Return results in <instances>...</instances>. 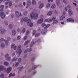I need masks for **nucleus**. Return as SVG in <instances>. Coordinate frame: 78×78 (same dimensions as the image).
<instances>
[{
	"label": "nucleus",
	"mask_w": 78,
	"mask_h": 78,
	"mask_svg": "<svg viewBox=\"0 0 78 78\" xmlns=\"http://www.w3.org/2000/svg\"><path fill=\"white\" fill-rule=\"evenodd\" d=\"M31 20H28V18L26 17L21 19V22H27V25H29L30 27H32L33 26V23H31Z\"/></svg>",
	"instance_id": "nucleus-1"
},
{
	"label": "nucleus",
	"mask_w": 78,
	"mask_h": 78,
	"mask_svg": "<svg viewBox=\"0 0 78 78\" xmlns=\"http://www.w3.org/2000/svg\"><path fill=\"white\" fill-rule=\"evenodd\" d=\"M38 16L39 15L37 13H36L34 14V13L32 12L31 13L30 17L31 19L34 18V19L36 20V19H37L38 18Z\"/></svg>",
	"instance_id": "nucleus-2"
},
{
	"label": "nucleus",
	"mask_w": 78,
	"mask_h": 78,
	"mask_svg": "<svg viewBox=\"0 0 78 78\" xmlns=\"http://www.w3.org/2000/svg\"><path fill=\"white\" fill-rule=\"evenodd\" d=\"M16 17L18 18L20 16H22V13L21 12H20V14L19 12L16 11Z\"/></svg>",
	"instance_id": "nucleus-3"
},
{
	"label": "nucleus",
	"mask_w": 78,
	"mask_h": 78,
	"mask_svg": "<svg viewBox=\"0 0 78 78\" xmlns=\"http://www.w3.org/2000/svg\"><path fill=\"white\" fill-rule=\"evenodd\" d=\"M0 16L1 17L2 19H5L6 17V15H5V14L4 12H2L1 13Z\"/></svg>",
	"instance_id": "nucleus-4"
},
{
	"label": "nucleus",
	"mask_w": 78,
	"mask_h": 78,
	"mask_svg": "<svg viewBox=\"0 0 78 78\" xmlns=\"http://www.w3.org/2000/svg\"><path fill=\"white\" fill-rule=\"evenodd\" d=\"M22 52V50H20V49H17L16 51V52L18 54H19V55H20L21 54V53Z\"/></svg>",
	"instance_id": "nucleus-5"
},
{
	"label": "nucleus",
	"mask_w": 78,
	"mask_h": 78,
	"mask_svg": "<svg viewBox=\"0 0 78 78\" xmlns=\"http://www.w3.org/2000/svg\"><path fill=\"white\" fill-rule=\"evenodd\" d=\"M67 21L68 22H74V20L72 19V18H69L67 20Z\"/></svg>",
	"instance_id": "nucleus-6"
},
{
	"label": "nucleus",
	"mask_w": 78,
	"mask_h": 78,
	"mask_svg": "<svg viewBox=\"0 0 78 78\" xmlns=\"http://www.w3.org/2000/svg\"><path fill=\"white\" fill-rule=\"evenodd\" d=\"M11 48H13L14 50H16L17 46H15V44H12L11 45Z\"/></svg>",
	"instance_id": "nucleus-7"
},
{
	"label": "nucleus",
	"mask_w": 78,
	"mask_h": 78,
	"mask_svg": "<svg viewBox=\"0 0 78 78\" xmlns=\"http://www.w3.org/2000/svg\"><path fill=\"white\" fill-rule=\"evenodd\" d=\"M5 69H6L5 68L4 66H0V70L1 71H3Z\"/></svg>",
	"instance_id": "nucleus-8"
},
{
	"label": "nucleus",
	"mask_w": 78,
	"mask_h": 78,
	"mask_svg": "<svg viewBox=\"0 0 78 78\" xmlns=\"http://www.w3.org/2000/svg\"><path fill=\"white\" fill-rule=\"evenodd\" d=\"M44 20L43 18H41L39 19L37 21V23H41L42 22H43Z\"/></svg>",
	"instance_id": "nucleus-9"
},
{
	"label": "nucleus",
	"mask_w": 78,
	"mask_h": 78,
	"mask_svg": "<svg viewBox=\"0 0 78 78\" xmlns=\"http://www.w3.org/2000/svg\"><path fill=\"white\" fill-rule=\"evenodd\" d=\"M11 70H12V68L11 67H9L8 68L7 70V73H9L11 71Z\"/></svg>",
	"instance_id": "nucleus-10"
},
{
	"label": "nucleus",
	"mask_w": 78,
	"mask_h": 78,
	"mask_svg": "<svg viewBox=\"0 0 78 78\" xmlns=\"http://www.w3.org/2000/svg\"><path fill=\"white\" fill-rule=\"evenodd\" d=\"M47 32V29L44 30L41 32V34H45Z\"/></svg>",
	"instance_id": "nucleus-11"
},
{
	"label": "nucleus",
	"mask_w": 78,
	"mask_h": 78,
	"mask_svg": "<svg viewBox=\"0 0 78 78\" xmlns=\"http://www.w3.org/2000/svg\"><path fill=\"white\" fill-rule=\"evenodd\" d=\"M35 41V40L34 39L33 40V41H32L31 43V44L30 46V47H31L33 46V44H36V42H34V41Z\"/></svg>",
	"instance_id": "nucleus-12"
},
{
	"label": "nucleus",
	"mask_w": 78,
	"mask_h": 78,
	"mask_svg": "<svg viewBox=\"0 0 78 78\" xmlns=\"http://www.w3.org/2000/svg\"><path fill=\"white\" fill-rule=\"evenodd\" d=\"M68 12L69 13V14L70 16H72V14H73V12H72V11L70 9L69 10Z\"/></svg>",
	"instance_id": "nucleus-13"
},
{
	"label": "nucleus",
	"mask_w": 78,
	"mask_h": 78,
	"mask_svg": "<svg viewBox=\"0 0 78 78\" xmlns=\"http://www.w3.org/2000/svg\"><path fill=\"white\" fill-rule=\"evenodd\" d=\"M60 2H61V0H57L56 4L57 6H59L60 5Z\"/></svg>",
	"instance_id": "nucleus-14"
},
{
	"label": "nucleus",
	"mask_w": 78,
	"mask_h": 78,
	"mask_svg": "<svg viewBox=\"0 0 78 78\" xmlns=\"http://www.w3.org/2000/svg\"><path fill=\"white\" fill-rule=\"evenodd\" d=\"M51 5V3L50 2H49L47 4L46 8H49V7Z\"/></svg>",
	"instance_id": "nucleus-15"
},
{
	"label": "nucleus",
	"mask_w": 78,
	"mask_h": 78,
	"mask_svg": "<svg viewBox=\"0 0 78 78\" xmlns=\"http://www.w3.org/2000/svg\"><path fill=\"white\" fill-rule=\"evenodd\" d=\"M12 34L13 36H14V35L16 34V30H13L12 31Z\"/></svg>",
	"instance_id": "nucleus-16"
},
{
	"label": "nucleus",
	"mask_w": 78,
	"mask_h": 78,
	"mask_svg": "<svg viewBox=\"0 0 78 78\" xmlns=\"http://www.w3.org/2000/svg\"><path fill=\"white\" fill-rule=\"evenodd\" d=\"M5 29H1V31H0L1 32V34H4V33H5Z\"/></svg>",
	"instance_id": "nucleus-17"
},
{
	"label": "nucleus",
	"mask_w": 78,
	"mask_h": 78,
	"mask_svg": "<svg viewBox=\"0 0 78 78\" xmlns=\"http://www.w3.org/2000/svg\"><path fill=\"white\" fill-rule=\"evenodd\" d=\"M64 18H65V16L64 15L60 17V20H62Z\"/></svg>",
	"instance_id": "nucleus-18"
},
{
	"label": "nucleus",
	"mask_w": 78,
	"mask_h": 78,
	"mask_svg": "<svg viewBox=\"0 0 78 78\" xmlns=\"http://www.w3.org/2000/svg\"><path fill=\"white\" fill-rule=\"evenodd\" d=\"M12 27H13L12 26V24H9V29H10V30L12 29Z\"/></svg>",
	"instance_id": "nucleus-19"
},
{
	"label": "nucleus",
	"mask_w": 78,
	"mask_h": 78,
	"mask_svg": "<svg viewBox=\"0 0 78 78\" xmlns=\"http://www.w3.org/2000/svg\"><path fill=\"white\" fill-rule=\"evenodd\" d=\"M32 3L34 5H35L36 4V1L35 0H33L32 1Z\"/></svg>",
	"instance_id": "nucleus-20"
},
{
	"label": "nucleus",
	"mask_w": 78,
	"mask_h": 78,
	"mask_svg": "<svg viewBox=\"0 0 78 78\" xmlns=\"http://www.w3.org/2000/svg\"><path fill=\"white\" fill-rule=\"evenodd\" d=\"M44 6V4L42 3L39 6V8L40 9H41V8H43V7Z\"/></svg>",
	"instance_id": "nucleus-21"
},
{
	"label": "nucleus",
	"mask_w": 78,
	"mask_h": 78,
	"mask_svg": "<svg viewBox=\"0 0 78 78\" xmlns=\"http://www.w3.org/2000/svg\"><path fill=\"white\" fill-rule=\"evenodd\" d=\"M53 12H52V11H50L47 14L48 16H51L52 14V13Z\"/></svg>",
	"instance_id": "nucleus-22"
},
{
	"label": "nucleus",
	"mask_w": 78,
	"mask_h": 78,
	"mask_svg": "<svg viewBox=\"0 0 78 78\" xmlns=\"http://www.w3.org/2000/svg\"><path fill=\"white\" fill-rule=\"evenodd\" d=\"M17 60V58H16L15 57H14L12 59V62H13V61H16Z\"/></svg>",
	"instance_id": "nucleus-23"
},
{
	"label": "nucleus",
	"mask_w": 78,
	"mask_h": 78,
	"mask_svg": "<svg viewBox=\"0 0 78 78\" xmlns=\"http://www.w3.org/2000/svg\"><path fill=\"white\" fill-rule=\"evenodd\" d=\"M29 42H30V41H26L24 43L25 45H27V44H29Z\"/></svg>",
	"instance_id": "nucleus-24"
},
{
	"label": "nucleus",
	"mask_w": 78,
	"mask_h": 78,
	"mask_svg": "<svg viewBox=\"0 0 78 78\" xmlns=\"http://www.w3.org/2000/svg\"><path fill=\"white\" fill-rule=\"evenodd\" d=\"M58 22V21L57 20H55L54 21V22L53 23V25H55V24H56V23H57Z\"/></svg>",
	"instance_id": "nucleus-25"
},
{
	"label": "nucleus",
	"mask_w": 78,
	"mask_h": 78,
	"mask_svg": "<svg viewBox=\"0 0 78 78\" xmlns=\"http://www.w3.org/2000/svg\"><path fill=\"white\" fill-rule=\"evenodd\" d=\"M50 24H48L46 26L44 27V29H47V28H48L49 27V26H50Z\"/></svg>",
	"instance_id": "nucleus-26"
},
{
	"label": "nucleus",
	"mask_w": 78,
	"mask_h": 78,
	"mask_svg": "<svg viewBox=\"0 0 78 78\" xmlns=\"http://www.w3.org/2000/svg\"><path fill=\"white\" fill-rule=\"evenodd\" d=\"M1 46L2 48H4L5 47V45L3 43H2L1 45Z\"/></svg>",
	"instance_id": "nucleus-27"
},
{
	"label": "nucleus",
	"mask_w": 78,
	"mask_h": 78,
	"mask_svg": "<svg viewBox=\"0 0 78 78\" xmlns=\"http://www.w3.org/2000/svg\"><path fill=\"white\" fill-rule=\"evenodd\" d=\"M55 8H56V5L55 4H53L51 7V8L52 9H54Z\"/></svg>",
	"instance_id": "nucleus-28"
},
{
	"label": "nucleus",
	"mask_w": 78,
	"mask_h": 78,
	"mask_svg": "<svg viewBox=\"0 0 78 78\" xmlns=\"http://www.w3.org/2000/svg\"><path fill=\"white\" fill-rule=\"evenodd\" d=\"M4 64L5 66H8L9 65V63L7 62H4Z\"/></svg>",
	"instance_id": "nucleus-29"
},
{
	"label": "nucleus",
	"mask_w": 78,
	"mask_h": 78,
	"mask_svg": "<svg viewBox=\"0 0 78 78\" xmlns=\"http://www.w3.org/2000/svg\"><path fill=\"white\" fill-rule=\"evenodd\" d=\"M15 76V74H12L10 73L9 75V77H11V76Z\"/></svg>",
	"instance_id": "nucleus-30"
},
{
	"label": "nucleus",
	"mask_w": 78,
	"mask_h": 78,
	"mask_svg": "<svg viewBox=\"0 0 78 78\" xmlns=\"http://www.w3.org/2000/svg\"><path fill=\"white\" fill-rule=\"evenodd\" d=\"M4 23L6 26H7L8 25V22L6 21H4Z\"/></svg>",
	"instance_id": "nucleus-31"
},
{
	"label": "nucleus",
	"mask_w": 78,
	"mask_h": 78,
	"mask_svg": "<svg viewBox=\"0 0 78 78\" xmlns=\"http://www.w3.org/2000/svg\"><path fill=\"white\" fill-rule=\"evenodd\" d=\"M3 41H5V40L3 38H1L0 39V42H1V43H2V42H3Z\"/></svg>",
	"instance_id": "nucleus-32"
},
{
	"label": "nucleus",
	"mask_w": 78,
	"mask_h": 78,
	"mask_svg": "<svg viewBox=\"0 0 78 78\" xmlns=\"http://www.w3.org/2000/svg\"><path fill=\"white\" fill-rule=\"evenodd\" d=\"M21 45L19 46L18 47L17 50H22L21 49Z\"/></svg>",
	"instance_id": "nucleus-33"
},
{
	"label": "nucleus",
	"mask_w": 78,
	"mask_h": 78,
	"mask_svg": "<svg viewBox=\"0 0 78 78\" xmlns=\"http://www.w3.org/2000/svg\"><path fill=\"white\" fill-rule=\"evenodd\" d=\"M36 30H34L32 33V34L33 35H35V34H36Z\"/></svg>",
	"instance_id": "nucleus-34"
},
{
	"label": "nucleus",
	"mask_w": 78,
	"mask_h": 78,
	"mask_svg": "<svg viewBox=\"0 0 78 78\" xmlns=\"http://www.w3.org/2000/svg\"><path fill=\"white\" fill-rule=\"evenodd\" d=\"M63 2L65 4H66V5H67V1L66 0H63Z\"/></svg>",
	"instance_id": "nucleus-35"
},
{
	"label": "nucleus",
	"mask_w": 78,
	"mask_h": 78,
	"mask_svg": "<svg viewBox=\"0 0 78 78\" xmlns=\"http://www.w3.org/2000/svg\"><path fill=\"white\" fill-rule=\"evenodd\" d=\"M9 6H12V2H10L9 3Z\"/></svg>",
	"instance_id": "nucleus-36"
},
{
	"label": "nucleus",
	"mask_w": 78,
	"mask_h": 78,
	"mask_svg": "<svg viewBox=\"0 0 78 78\" xmlns=\"http://www.w3.org/2000/svg\"><path fill=\"white\" fill-rule=\"evenodd\" d=\"M25 28H24L22 30V32L23 34L25 33Z\"/></svg>",
	"instance_id": "nucleus-37"
},
{
	"label": "nucleus",
	"mask_w": 78,
	"mask_h": 78,
	"mask_svg": "<svg viewBox=\"0 0 78 78\" xmlns=\"http://www.w3.org/2000/svg\"><path fill=\"white\" fill-rule=\"evenodd\" d=\"M39 35H40V33H37V34H36L35 36H36V37H37L39 36Z\"/></svg>",
	"instance_id": "nucleus-38"
},
{
	"label": "nucleus",
	"mask_w": 78,
	"mask_h": 78,
	"mask_svg": "<svg viewBox=\"0 0 78 78\" xmlns=\"http://www.w3.org/2000/svg\"><path fill=\"white\" fill-rule=\"evenodd\" d=\"M11 59V58L10 57H8L6 58V60L7 61H10Z\"/></svg>",
	"instance_id": "nucleus-39"
},
{
	"label": "nucleus",
	"mask_w": 78,
	"mask_h": 78,
	"mask_svg": "<svg viewBox=\"0 0 78 78\" xmlns=\"http://www.w3.org/2000/svg\"><path fill=\"white\" fill-rule=\"evenodd\" d=\"M42 27H45V26H46V24L44 23H43L41 25Z\"/></svg>",
	"instance_id": "nucleus-40"
},
{
	"label": "nucleus",
	"mask_w": 78,
	"mask_h": 78,
	"mask_svg": "<svg viewBox=\"0 0 78 78\" xmlns=\"http://www.w3.org/2000/svg\"><path fill=\"white\" fill-rule=\"evenodd\" d=\"M8 56H9V54H7L5 55V58H8Z\"/></svg>",
	"instance_id": "nucleus-41"
},
{
	"label": "nucleus",
	"mask_w": 78,
	"mask_h": 78,
	"mask_svg": "<svg viewBox=\"0 0 78 78\" xmlns=\"http://www.w3.org/2000/svg\"><path fill=\"white\" fill-rule=\"evenodd\" d=\"M1 10H3V8H4V5H1Z\"/></svg>",
	"instance_id": "nucleus-42"
},
{
	"label": "nucleus",
	"mask_w": 78,
	"mask_h": 78,
	"mask_svg": "<svg viewBox=\"0 0 78 78\" xmlns=\"http://www.w3.org/2000/svg\"><path fill=\"white\" fill-rule=\"evenodd\" d=\"M28 5H31V2L28 1L27 3Z\"/></svg>",
	"instance_id": "nucleus-43"
},
{
	"label": "nucleus",
	"mask_w": 78,
	"mask_h": 78,
	"mask_svg": "<svg viewBox=\"0 0 78 78\" xmlns=\"http://www.w3.org/2000/svg\"><path fill=\"white\" fill-rule=\"evenodd\" d=\"M32 69H33V70H34V69H35L36 68V66H33L32 67Z\"/></svg>",
	"instance_id": "nucleus-44"
},
{
	"label": "nucleus",
	"mask_w": 78,
	"mask_h": 78,
	"mask_svg": "<svg viewBox=\"0 0 78 78\" xmlns=\"http://www.w3.org/2000/svg\"><path fill=\"white\" fill-rule=\"evenodd\" d=\"M10 40H11V38H10V37H8L7 38V41H10Z\"/></svg>",
	"instance_id": "nucleus-45"
},
{
	"label": "nucleus",
	"mask_w": 78,
	"mask_h": 78,
	"mask_svg": "<svg viewBox=\"0 0 78 78\" xmlns=\"http://www.w3.org/2000/svg\"><path fill=\"white\" fill-rule=\"evenodd\" d=\"M29 33H30V32L28 30H27L26 33V34L27 35H28V34H29Z\"/></svg>",
	"instance_id": "nucleus-46"
},
{
	"label": "nucleus",
	"mask_w": 78,
	"mask_h": 78,
	"mask_svg": "<svg viewBox=\"0 0 78 78\" xmlns=\"http://www.w3.org/2000/svg\"><path fill=\"white\" fill-rule=\"evenodd\" d=\"M27 39V36H25L24 37V41H25V40H26V39Z\"/></svg>",
	"instance_id": "nucleus-47"
},
{
	"label": "nucleus",
	"mask_w": 78,
	"mask_h": 78,
	"mask_svg": "<svg viewBox=\"0 0 78 78\" xmlns=\"http://www.w3.org/2000/svg\"><path fill=\"white\" fill-rule=\"evenodd\" d=\"M28 49H26L25 51H24V53H27V52H28Z\"/></svg>",
	"instance_id": "nucleus-48"
},
{
	"label": "nucleus",
	"mask_w": 78,
	"mask_h": 78,
	"mask_svg": "<svg viewBox=\"0 0 78 78\" xmlns=\"http://www.w3.org/2000/svg\"><path fill=\"white\" fill-rule=\"evenodd\" d=\"M27 14V11H25L24 12V15H25V16H26Z\"/></svg>",
	"instance_id": "nucleus-49"
},
{
	"label": "nucleus",
	"mask_w": 78,
	"mask_h": 78,
	"mask_svg": "<svg viewBox=\"0 0 78 78\" xmlns=\"http://www.w3.org/2000/svg\"><path fill=\"white\" fill-rule=\"evenodd\" d=\"M19 6L20 8H22V7H23V6H22V5L21 4H20L19 5Z\"/></svg>",
	"instance_id": "nucleus-50"
},
{
	"label": "nucleus",
	"mask_w": 78,
	"mask_h": 78,
	"mask_svg": "<svg viewBox=\"0 0 78 78\" xmlns=\"http://www.w3.org/2000/svg\"><path fill=\"white\" fill-rule=\"evenodd\" d=\"M5 44L6 45H8V43L9 42L7 41H5Z\"/></svg>",
	"instance_id": "nucleus-51"
},
{
	"label": "nucleus",
	"mask_w": 78,
	"mask_h": 78,
	"mask_svg": "<svg viewBox=\"0 0 78 78\" xmlns=\"http://www.w3.org/2000/svg\"><path fill=\"white\" fill-rule=\"evenodd\" d=\"M40 17L41 19H43L44 18V15H40Z\"/></svg>",
	"instance_id": "nucleus-52"
},
{
	"label": "nucleus",
	"mask_w": 78,
	"mask_h": 78,
	"mask_svg": "<svg viewBox=\"0 0 78 78\" xmlns=\"http://www.w3.org/2000/svg\"><path fill=\"white\" fill-rule=\"evenodd\" d=\"M20 36H18L17 37V40H20Z\"/></svg>",
	"instance_id": "nucleus-53"
},
{
	"label": "nucleus",
	"mask_w": 78,
	"mask_h": 78,
	"mask_svg": "<svg viewBox=\"0 0 78 78\" xmlns=\"http://www.w3.org/2000/svg\"><path fill=\"white\" fill-rule=\"evenodd\" d=\"M52 22V20H51V19H50L48 20V22L49 23H50V22Z\"/></svg>",
	"instance_id": "nucleus-54"
},
{
	"label": "nucleus",
	"mask_w": 78,
	"mask_h": 78,
	"mask_svg": "<svg viewBox=\"0 0 78 78\" xmlns=\"http://www.w3.org/2000/svg\"><path fill=\"white\" fill-rule=\"evenodd\" d=\"M23 5L24 6H25V5H26V2H24L23 3Z\"/></svg>",
	"instance_id": "nucleus-55"
},
{
	"label": "nucleus",
	"mask_w": 78,
	"mask_h": 78,
	"mask_svg": "<svg viewBox=\"0 0 78 78\" xmlns=\"http://www.w3.org/2000/svg\"><path fill=\"white\" fill-rule=\"evenodd\" d=\"M44 22H48V19H47L44 20Z\"/></svg>",
	"instance_id": "nucleus-56"
},
{
	"label": "nucleus",
	"mask_w": 78,
	"mask_h": 78,
	"mask_svg": "<svg viewBox=\"0 0 78 78\" xmlns=\"http://www.w3.org/2000/svg\"><path fill=\"white\" fill-rule=\"evenodd\" d=\"M56 19V17H53L52 18V20H53V21H54V20H55Z\"/></svg>",
	"instance_id": "nucleus-57"
},
{
	"label": "nucleus",
	"mask_w": 78,
	"mask_h": 78,
	"mask_svg": "<svg viewBox=\"0 0 78 78\" xmlns=\"http://www.w3.org/2000/svg\"><path fill=\"white\" fill-rule=\"evenodd\" d=\"M8 3H9V2H6L5 3V5H8Z\"/></svg>",
	"instance_id": "nucleus-58"
},
{
	"label": "nucleus",
	"mask_w": 78,
	"mask_h": 78,
	"mask_svg": "<svg viewBox=\"0 0 78 78\" xmlns=\"http://www.w3.org/2000/svg\"><path fill=\"white\" fill-rule=\"evenodd\" d=\"M19 65V63L18 62H17L16 63V64L15 65V66H16V67H17V66Z\"/></svg>",
	"instance_id": "nucleus-59"
},
{
	"label": "nucleus",
	"mask_w": 78,
	"mask_h": 78,
	"mask_svg": "<svg viewBox=\"0 0 78 78\" xmlns=\"http://www.w3.org/2000/svg\"><path fill=\"white\" fill-rule=\"evenodd\" d=\"M70 6L69 5H68V9H70Z\"/></svg>",
	"instance_id": "nucleus-60"
},
{
	"label": "nucleus",
	"mask_w": 78,
	"mask_h": 78,
	"mask_svg": "<svg viewBox=\"0 0 78 78\" xmlns=\"http://www.w3.org/2000/svg\"><path fill=\"white\" fill-rule=\"evenodd\" d=\"M21 60H22V59H21V58H20L18 59L19 62H20V61H21Z\"/></svg>",
	"instance_id": "nucleus-61"
},
{
	"label": "nucleus",
	"mask_w": 78,
	"mask_h": 78,
	"mask_svg": "<svg viewBox=\"0 0 78 78\" xmlns=\"http://www.w3.org/2000/svg\"><path fill=\"white\" fill-rule=\"evenodd\" d=\"M4 76V74H2L1 75V76H0V77H2V76Z\"/></svg>",
	"instance_id": "nucleus-62"
},
{
	"label": "nucleus",
	"mask_w": 78,
	"mask_h": 78,
	"mask_svg": "<svg viewBox=\"0 0 78 78\" xmlns=\"http://www.w3.org/2000/svg\"><path fill=\"white\" fill-rule=\"evenodd\" d=\"M35 59V58H33L31 60L32 61H34V60Z\"/></svg>",
	"instance_id": "nucleus-63"
},
{
	"label": "nucleus",
	"mask_w": 78,
	"mask_h": 78,
	"mask_svg": "<svg viewBox=\"0 0 78 78\" xmlns=\"http://www.w3.org/2000/svg\"><path fill=\"white\" fill-rule=\"evenodd\" d=\"M65 11H67V8L66 7L65 8Z\"/></svg>",
	"instance_id": "nucleus-64"
}]
</instances>
